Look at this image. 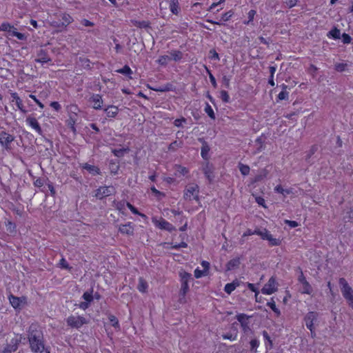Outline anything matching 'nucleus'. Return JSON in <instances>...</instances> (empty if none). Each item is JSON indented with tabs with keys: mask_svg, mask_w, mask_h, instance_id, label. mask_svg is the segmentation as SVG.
Masks as SVG:
<instances>
[{
	"mask_svg": "<svg viewBox=\"0 0 353 353\" xmlns=\"http://www.w3.org/2000/svg\"><path fill=\"white\" fill-rule=\"evenodd\" d=\"M30 347L33 353H42L44 350L43 334L37 325L32 324L28 331Z\"/></svg>",
	"mask_w": 353,
	"mask_h": 353,
	"instance_id": "1",
	"label": "nucleus"
},
{
	"mask_svg": "<svg viewBox=\"0 0 353 353\" xmlns=\"http://www.w3.org/2000/svg\"><path fill=\"white\" fill-rule=\"evenodd\" d=\"M339 283L341 286V293L345 299L348 303L350 307L353 310V290L349 285L348 283L344 278H340Z\"/></svg>",
	"mask_w": 353,
	"mask_h": 353,
	"instance_id": "2",
	"label": "nucleus"
},
{
	"mask_svg": "<svg viewBox=\"0 0 353 353\" xmlns=\"http://www.w3.org/2000/svg\"><path fill=\"white\" fill-rule=\"evenodd\" d=\"M199 187L196 184L191 185L187 186L184 190L183 199L186 201H192V197L198 201L199 200Z\"/></svg>",
	"mask_w": 353,
	"mask_h": 353,
	"instance_id": "3",
	"label": "nucleus"
},
{
	"mask_svg": "<svg viewBox=\"0 0 353 353\" xmlns=\"http://www.w3.org/2000/svg\"><path fill=\"white\" fill-rule=\"evenodd\" d=\"M179 275L181 283L180 295L184 297L189 290L188 282L192 279V274L186 272H181L179 273Z\"/></svg>",
	"mask_w": 353,
	"mask_h": 353,
	"instance_id": "4",
	"label": "nucleus"
},
{
	"mask_svg": "<svg viewBox=\"0 0 353 353\" xmlns=\"http://www.w3.org/2000/svg\"><path fill=\"white\" fill-rule=\"evenodd\" d=\"M68 325L73 328H80L83 325L86 324L88 322L86 319L81 316H70L66 320Z\"/></svg>",
	"mask_w": 353,
	"mask_h": 353,
	"instance_id": "5",
	"label": "nucleus"
},
{
	"mask_svg": "<svg viewBox=\"0 0 353 353\" xmlns=\"http://www.w3.org/2000/svg\"><path fill=\"white\" fill-rule=\"evenodd\" d=\"M252 317V316H248L243 313L237 314L236 315V319L239 322L241 327L245 333L250 331L251 330L250 327V319Z\"/></svg>",
	"mask_w": 353,
	"mask_h": 353,
	"instance_id": "6",
	"label": "nucleus"
},
{
	"mask_svg": "<svg viewBox=\"0 0 353 353\" xmlns=\"http://www.w3.org/2000/svg\"><path fill=\"white\" fill-rule=\"evenodd\" d=\"M14 140V136L7 133L5 131L0 132V144L6 150H8L11 149L10 144Z\"/></svg>",
	"mask_w": 353,
	"mask_h": 353,
	"instance_id": "7",
	"label": "nucleus"
},
{
	"mask_svg": "<svg viewBox=\"0 0 353 353\" xmlns=\"http://www.w3.org/2000/svg\"><path fill=\"white\" fill-rule=\"evenodd\" d=\"M277 290L276 281L274 277L272 276L268 283L261 289L263 294H272Z\"/></svg>",
	"mask_w": 353,
	"mask_h": 353,
	"instance_id": "8",
	"label": "nucleus"
},
{
	"mask_svg": "<svg viewBox=\"0 0 353 353\" xmlns=\"http://www.w3.org/2000/svg\"><path fill=\"white\" fill-rule=\"evenodd\" d=\"M113 190H114V188L112 186L100 187L96 190L94 196L97 199H102L104 197L111 195Z\"/></svg>",
	"mask_w": 353,
	"mask_h": 353,
	"instance_id": "9",
	"label": "nucleus"
},
{
	"mask_svg": "<svg viewBox=\"0 0 353 353\" xmlns=\"http://www.w3.org/2000/svg\"><path fill=\"white\" fill-rule=\"evenodd\" d=\"M318 314L315 312H309L304 317V321L305 322V325L307 329L310 330L311 332H313L314 328V322L316 321Z\"/></svg>",
	"mask_w": 353,
	"mask_h": 353,
	"instance_id": "10",
	"label": "nucleus"
},
{
	"mask_svg": "<svg viewBox=\"0 0 353 353\" xmlns=\"http://www.w3.org/2000/svg\"><path fill=\"white\" fill-rule=\"evenodd\" d=\"M51 61L49 57L48 52L46 50L40 49L37 52V59H35L36 62L46 63Z\"/></svg>",
	"mask_w": 353,
	"mask_h": 353,
	"instance_id": "11",
	"label": "nucleus"
},
{
	"mask_svg": "<svg viewBox=\"0 0 353 353\" xmlns=\"http://www.w3.org/2000/svg\"><path fill=\"white\" fill-rule=\"evenodd\" d=\"M20 341V339H12L10 343L6 345L2 353H12V352H15L18 348Z\"/></svg>",
	"mask_w": 353,
	"mask_h": 353,
	"instance_id": "12",
	"label": "nucleus"
},
{
	"mask_svg": "<svg viewBox=\"0 0 353 353\" xmlns=\"http://www.w3.org/2000/svg\"><path fill=\"white\" fill-rule=\"evenodd\" d=\"M90 101L93 103L92 107L95 110H99L101 108L103 99L100 94H93L90 98Z\"/></svg>",
	"mask_w": 353,
	"mask_h": 353,
	"instance_id": "13",
	"label": "nucleus"
},
{
	"mask_svg": "<svg viewBox=\"0 0 353 353\" xmlns=\"http://www.w3.org/2000/svg\"><path fill=\"white\" fill-rule=\"evenodd\" d=\"M27 123L34 129L39 134H42V129L34 117H28L26 119Z\"/></svg>",
	"mask_w": 353,
	"mask_h": 353,
	"instance_id": "14",
	"label": "nucleus"
},
{
	"mask_svg": "<svg viewBox=\"0 0 353 353\" xmlns=\"http://www.w3.org/2000/svg\"><path fill=\"white\" fill-rule=\"evenodd\" d=\"M119 230L121 233L127 235H133L134 234V227L132 223L130 222L124 225H121L119 226Z\"/></svg>",
	"mask_w": 353,
	"mask_h": 353,
	"instance_id": "15",
	"label": "nucleus"
},
{
	"mask_svg": "<svg viewBox=\"0 0 353 353\" xmlns=\"http://www.w3.org/2000/svg\"><path fill=\"white\" fill-rule=\"evenodd\" d=\"M11 97L12 98V101L16 102V105L17 108L21 110V112H22L23 114H26L27 110L24 109L22 100L18 96V94L17 92L11 93Z\"/></svg>",
	"mask_w": 353,
	"mask_h": 353,
	"instance_id": "16",
	"label": "nucleus"
},
{
	"mask_svg": "<svg viewBox=\"0 0 353 353\" xmlns=\"http://www.w3.org/2000/svg\"><path fill=\"white\" fill-rule=\"evenodd\" d=\"M157 226L159 228L167 230L168 232H172L173 230H175V228L172 225V224L165 219H161L159 221Z\"/></svg>",
	"mask_w": 353,
	"mask_h": 353,
	"instance_id": "17",
	"label": "nucleus"
},
{
	"mask_svg": "<svg viewBox=\"0 0 353 353\" xmlns=\"http://www.w3.org/2000/svg\"><path fill=\"white\" fill-rule=\"evenodd\" d=\"M240 263H241V262H240L239 258L232 259L227 263L226 270L230 271V270H234V269L239 268Z\"/></svg>",
	"mask_w": 353,
	"mask_h": 353,
	"instance_id": "18",
	"label": "nucleus"
},
{
	"mask_svg": "<svg viewBox=\"0 0 353 353\" xmlns=\"http://www.w3.org/2000/svg\"><path fill=\"white\" fill-rule=\"evenodd\" d=\"M105 112L108 117L114 118L119 113V108L115 105H108Z\"/></svg>",
	"mask_w": 353,
	"mask_h": 353,
	"instance_id": "19",
	"label": "nucleus"
},
{
	"mask_svg": "<svg viewBox=\"0 0 353 353\" xmlns=\"http://www.w3.org/2000/svg\"><path fill=\"white\" fill-rule=\"evenodd\" d=\"M170 10L173 14L177 15L179 13L180 8L178 0H170Z\"/></svg>",
	"mask_w": 353,
	"mask_h": 353,
	"instance_id": "20",
	"label": "nucleus"
},
{
	"mask_svg": "<svg viewBox=\"0 0 353 353\" xmlns=\"http://www.w3.org/2000/svg\"><path fill=\"white\" fill-rule=\"evenodd\" d=\"M262 334L265 339V345L266 350L272 349L273 347V343L268 332L266 330H263Z\"/></svg>",
	"mask_w": 353,
	"mask_h": 353,
	"instance_id": "21",
	"label": "nucleus"
},
{
	"mask_svg": "<svg viewBox=\"0 0 353 353\" xmlns=\"http://www.w3.org/2000/svg\"><path fill=\"white\" fill-rule=\"evenodd\" d=\"M174 170V174L176 176H185L188 173V170L185 167H183L180 165H176Z\"/></svg>",
	"mask_w": 353,
	"mask_h": 353,
	"instance_id": "22",
	"label": "nucleus"
},
{
	"mask_svg": "<svg viewBox=\"0 0 353 353\" xmlns=\"http://www.w3.org/2000/svg\"><path fill=\"white\" fill-rule=\"evenodd\" d=\"M8 299H9L10 304L14 309L20 308L21 303V301L20 300V298L11 294L9 296Z\"/></svg>",
	"mask_w": 353,
	"mask_h": 353,
	"instance_id": "23",
	"label": "nucleus"
},
{
	"mask_svg": "<svg viewBox=\"0 0 353 353\" xmlns=\"http://www.w3.org/2000/svg\"><path fill=\"white\" fill-rule=\"evenodd\" d=\"M83 168L88 171L93 175L99 174L100 173V170L98 167L92 165H90L88 163H85L83 165Z\"/></svg>",
	"mask_w": 353,
	"mask_h": 353,
	"instance_id": "24",
	"label": "nucleus"
},
{
	"mask_svg": "<svg viewBox=\"0 0 353 353\" xmlns=\"http://www.w3.org/2000/svg\"><path fill=\"white\" fill-rule=\"evenodd\" d=\"M327 37L329 38H333L334 39H339L341 37V32L337 28L334 27L327 34Z\"/></svg>",
	"mask_w": 353,
	"mask_h": 353,
	"instance_id": "25",
	"label": "nucleus"
},
{
	"mask_svg": "<svg viewBox=\"0 0 353 353\" xmlns=\"http://www.w3.org/2000/svg\"><path fill=\"white\" fill-rule=\"evenodd\" d=\"M132 24L136 26L137 28H144V29H146V28H150V22L148 21H136V20H134V21H132Z\"/></svg>",
	"mask_w": 353,
	"mask_h": 353,
	"instance_id": "26",
	"label": "nucleus"
},
{
	"mask_svg": "<svg viewBox=\"0 0 353 353\" xmlns=\"http://www.w3.org/2000/svg\"><path fill=\"white\" fill-rule=\"evenodd\" d=\"M150 88L156 92H164L172 90V85L171 83H167V84L164 85L163 86H160L158 88L150 87Z\"/></svg>",
	"mask_w": 353,
	"mask_h": 353,
	"instance_id": "27",
	"label": "nucleus"
},
{
	"mask_svg": "<svg viewBox=\"0 0 353 353\" xmlns=\"http://www.w3.org/2000/svg\"><path fill=\"white\" fill-rule=\"evenodd\" d=\"M282 87V91L278 94V99L279 100H286L288 99L289 97V92H287L286 89L288 88V86L285 84L281 85Z\"/></svg>",
	"mask_w": 353,
	"mask_h": 353,
	"instance_id": "28",
	"label": "nucleus"
},
{
	"mask_svg": "<svg viewBox=\"0 0 353 353\" xmlns=\"http://www.w3.org/2000/svg\"><path fill=\"white\" fill-rule=\"evenodd\" d=\"M209 151H210V147L208 146V143L205 141H204L203 143V145L201 147V154L203 159L206 160L208 159Z\"/></svg>",
	"mask_w": 353,
	"mask_h": 353,
	"instance_id": "29",
	"label": "nucleus"
},
{
	"mask_svg": "<svg viewBox=\"0 0 353 353\" xmlns=\"http://www.w3.org/2000/svg\"><path fill=\"white\" fill-rule=\"evenodd\" d=\"M259 346V341L256 339H253L250 341V351L251 353H256L257 348Z\"/></svg>",
	"mask_w": 353,
	"mask_h": 353,
	"instance_id": "30",
	"label": "nucleus"
},
{
	"mask_svg": "<svg viewBox=\"0 0 353 353\" xmlns=\"http://www.w3.org/2000/svg\"><path fill=\"white\" fill-rule=\"evenodd\" d=\"M62 21V26H65L67 27L69 24H70L73 19H72V17L68 14H63L61 15V20Z\"/></svg>",
	"mask_w": 353,
	"mask_h": 353,
	"instance_id": "31",
	"label": "nucleus"
},
{
	"mask_svg": "<svg viewBox=\"0 0 353 353\" xmlns=\"http://www.w3.org/2000/svg\"><path fill=\"white\" fill-rule=\"evenodd\" d=\"M266 237V240L269 241V244L271 246L280 245L281 243V241L279 239L274 238L271 234L269 233L268 236Z\"/></svg>",
	"mask_w": 353,
	"mask_h": 353,
	"instance_id": "32",
	"label": "nucleus"
},
{
	"mask_svg": "<svg viewBox=\"0 0 353 353\" xmlns=\"http://www.w3.org/2000/svg\"><path fill=\"white\" fill-rule=\"evenodd\" d=\"M170 60H174L175 61H180L183 57V54L179 50H174L170 52Z\"/></svg>",
	"mask_w": 353,
	"mask_h": 353,
	"instance_id": "33",
	"label": "nucleus"
},
{
	"mask_svg": "<svg viewBox=\"0 0 353 353\" xmlns=\"http://www.w3.org/2000/svg\"><path fill=\"white\" fill-rule=\"evenodd\" d=\"M128 151H129V149L128 148H119V149H114L112 150V152L116 157H122Z\"/></svg>",
	"mask_w": 353,
	"mask_h": 353,
	"instance_id": "34",
	"label": "nucleus"
},
{
	"mask_svg": "<svg viewBox=\"0 0 353 353\" xmlns=\"http://www.w3.org/2000/svg\"><path fill=\"white\" fill-rule=\"evenodd\" d=\"M237 330L235 329L233 332L226 333L222 335L224 339H228L230 341H234L237 337Z\"/></svg>",
	"mask_w": 353,
	"mask_h": 353,
	"instance_id": "35",
	"label": "nucleus"
},
{
	"mask_svg": "<svg viewBox=\"0 0 353 353\" xmlns=\"http://www.w3.org/2000/svg\"><path fill=\"white\" fill-rule=\"evenodd\" d=\"M204 111L209 116V117L210 119H214V120L216 119L215 114L214 112L213 109L208 103H206Z\"/></svg>",
	"mask_w": 353,
	"mask_h": 353,
	"instance_id": "36",
	"label": "nucleus"
},
{
	"mask_svg": "<svg viewBox=\"0 0 353 353\" xmlns=\"http://www.w3.org/2000/svg\"><path fill=\"white\" fill-rule=\"evenodd\" d=\"M137 288L141 292H145L146 291L147 288H148L147 283L142 278L139 279Z\"/></svg>",
	"mask_w": 353,
	"mask_h": 353,
	"instance_id": "37",
	"label": "nucleus"
},
{
	"mask_svg": "<svg viewBox=\"0 0 353 353\" xmlns=\"http://www.w3.org/2000/svg\"><path fill=\"white\" fill-rule=\"evenodd\" d=\"M302 293L303 294H311L312 292V288L311 285L307 281L302 284Z\"/></svg>",
	"mask_w": 353,
	"mask_h": 353,
	"instance_id": "38",
	"label": "nucleus"
},
{
	"mask_svg": "<svg viewBox=\"0 0 353 353\" xmlns=\"http://www.w3.org/2000/svg\"><path fill=\"white\" fill-rule=\"evenodd\" d=\"M239 170L241 172V173L244 175V176H247L250 173V167L247 165H244L241 163H239Z\"/></svg>",
	"mask_w": 353,
	"mask_h": 353,
	"instance_id": "39",
	"label": "nucleus"
},
{
	"mask_svg": "<svg viewBox=\"0 0 353 353\" xmlns=\"http://www.w3.org/2000/svg\"><path fill=\"white\" fill-rule=\"evenodd\" d=\"M117 72L128 76L132 74L131 68L128 65H125L122 68L117 70Z\"/></svg>",
	"mask_w": 353,
	"mask_h": 353,
	"instance_id": "40",
	"label": "nucleus"
},
{
	"mask_svg": "<svg viewBox=\"0 0 353 353\" xmlns=\"http://www.w3.org/2000/svg\"><path fill=\"white\" fill-rule=\"evenodd\" d=\"M267 305L269 306L274 312L276 314L277 316H280L281 312L280 310L276 307L275 301L273 299H271V301L267 303Z\"/></svg>",
	"mask_w": 353,
	"mask_h": 353,
	"instance_id": "41",
	"label": "nucleus"
},
{
	"mask_svg": "<svg viewBox=\"0 0 353 353\" xmlns=\"http://www.w3.org/2000/svg\"><path fill=\"white\" fill-rule=\"evenodd\" d=\"M82 298L89 303L92 301L94 296L92 295V290L90 292H85L82 296Z\"/></svg>",
	"mask_w": 353,
	"mask_h": 353,
	"instance_id": "42",
	"label": "nucleus"
},
{
	"mask_svg": "<svg viewBox=\"0 0 353 353\" xmlns=\"http://www.w3.org/2000/svg\"><path fill=\"white\" fill-rule=\"evenodd\" d=\"M220 98L221 99L222 101L224 103L230 102V96H229L228 92L225 90H221L220 92Z\"/></svg>",
	"mask_w": 353,
	"mask_h": 353,
	"instance_id": "43",
	"label": "nucleus"
},
{
	"mask_svg": "<svg viewBox=\"0 0 353 353\" xmlns=\"http://www.w3.org/2000/svg\"><path fill=\"white\" fill-rule=\"evenodd\" d=\"M79 61L81 63V66L83 67L85 69H90V61L87 58H79Z\"/></svg>",
	"mask_w": 353,
	"mask_h": 353,
	"instance_id": "44",
	"label": "nucleus"
},
{
	"mask_svg": "<svg viewBox=\"0 0 353 353\" xmlns=\"http://www.w3.org/2000/svg\"><path fill=\"white\" fill-rule=\"evenodd\" d=\"M126 206L130 210V211L134 214H139L141 216H145V215H144L143 214H141L140 213L138 210L134 206L132 205L129 202H127L126 203Z\"/></svg>",
	"mask_w": 353,
	"mask_h": 353,
	"instance_id": "45",
	"label": "nucleus"
},
{
	"mask_svg": "<svg viewBox=\"0 0 353 353\" xmlns=\"http://www.w3.org/2000/svg\"><path fill=\"white\" fill-rule=\"evenodd\" d=\"M170 60V57L168 55H163L159 57L157 62L162 65H165L167 64L168 61Z\"/></svg>",
	"mask_w": 353,
	"mask_h": 353,
	"instance_id": "46",
	"label": "nucleus"
},
{
	"mask_svg": "<svg viewBox=\"0 0 353 353\" xmlns=\"http://www.w3.org/2000/svg\"><path fill=\"white\" fill-rule=\"evenodd\" d=\"M62 21L61 20L53 21L51 22V26L54 28H59V31H61L63 29L66 28L65 26H62Z\"/></svg>",
	"mask_w": 353,
	"mask_h": 353,
	"instance_id": "47",
	"label": "nucleus"
},
{
	"mask_svg": "<svg viewBox=\"0 0 353 353\" xmlns=\"http://www.w3.org/2000/svg\"><path fill=\"white\" fill-rule=\"evenodd\" d=\"M234 290L235 288L234 284H232L231 283H227L224 288V291L228 294H230Z\"/></svg>",
	"mask_w": 353,
	"mask_h": 353,
	"instance_id": "48",
	"label": "nucleus"
},
{
	"mask_svg": "<svg viewBox=\"0 0 353 353\" xmlns=\"http://www.w3.org/2000/svg\"><path fill=\"white\" fill-rule=\"evenodd\" d=\"M204 174L210 182L212 181L214 176H212V172L208 167H206L204 169Z\"/></svg>",
	"mask_w": 353,
	"mask_h": 353,
	"instance_id": "49",
	"label": "nucleus"
},
{
	"mask_svg": "<svg viewBox=\"0 0 353 353\" xmlns=\"http://www.w3.org/2000/svg\"><path fill=\"white\" fill-rule=\"evenodd\" d=\"M347 66V63H339L335 65V70L338 72H343L345 70Z\"/></svg>",
	"mask_w": 353,
	"mask_h": 353,
	"instance_id": "50",
	"label": "nucleus"
},
{
	"mask_svg": "<svg viewBox=\"0 0 353 353\" xmlns=\"http://www.w3.org/2000/svg\"><path fill=\"white\" fill-rule=\"evenodd\" d=\"M11 28H12V26L10 25L9 23H3L0 26V31H6L9 32Z\"/></svg>",
	"mask_w": 353,
	"mask_h": 353,
	"instance_id": "51",
	"label": "nucleus"
},
{
	"mask_svg": "<svg viewBox=\"0 0 353 353\" xmlns=\"http://www.w3.org/2000/svg\"><path fill=\"white\" fill-rule=\"evenodd\" d=\"M108 319L112 323V325L114 327H119V324L117 319L114 315H110Z\"/></svg>",
	"mask_w": 353,
	"mask_h": 353,
	"instance_id": "52",
	"label": "nucleus"
},
{
	"mask_svg": "<svg viewBox=\"0 0 353 353\" xmlns=\"http://www.w3.org/2000/svg\"><path fill=\"white\" fill-rule=\"evenodd\" d=\"M151 191L155 194L157 197H158L159 199L165 196V194L163 192L159 191L154 186L151 188Z\"/></svg>",
	"mask_w": 353,
	"mask_h": 353,
	"instance_id": "53",
	"label": "nucleus"
},
{
	"mask_svg": "<svg viewBox=\"0 0 353 353\" xmlns=\"http://www.w3.org/2000/svg\"><path fill=\"white\" fill-rule=\"evenodd\" d=\"M247 285H248V288H249V290L255 292V299H256V301H257V296H259V292L257 290V288L252 283H248Z\"/></svg>",
	"mask_w": 353,
	"mask_h": 353,
	"instance_id": "54",
	"label": "nucleus"
},
{
	"mask_svg": "<svg viewBox=\"0 0 353 353\" xmlns=\"http://www.w3.org/2000/svg\"><path fill=\"white\" fill-rule=\"evenodd\" d=\"M207 272H205V271H204L203 270H199V268L196 269L194 270V276L196 278V279H199V278H201L205 275H207Z\"/></svg>",
	"mask_w": 353,
	"mask_h": 353,
	"instance_id": "55",
	"label": "nucleus"
},
{
	"mask_svg": "<svg viewBox=\"0 0 353 353\" xmlns=\"http://www.w3.org/2000/svg\"><path fill=\"white\" fill-rule=\"evenodd\" d=\"M341 37H342V41L344 44H348L352 41V38L348 34L343 33L341 35Z\"/></svg>",
	"mask_w": 353,
	"mask_h": 353,
	"instance_id": "56",
	"label": "nucleus"
},
{
	"mask_svg": "<svg viewBox=\"0 0 353 353\" xmlns=\"http://www.w3.org/2000/svg\"><path fill=\"white\" fill-rule=\"evenodd\" d=\"M59 265L61 267L65 270H70L71 267L69 266L68 263L66 261V260L64 258H62L59 261Z\"/></svg>",
	"mask_w": 353,
	"mask_h": 353,
	"instance_id": "57",
	"label": "nucleus"
},
{
	"mask_svg": "<svg viewBox=\"0 0 353 353\" xmlns=\"http://www.w3.org/2000/svg\"><path fill=\"white\" fill-rule=\"evenodd\" d=\"M115 208L119 210L122 211L125 208V203L123 201L114 202Z\"/></svg>",
	"mask_w": 353,
	"mask_h": 353,
	"instance_id": "58",
	"label": "nucleus"
},
{
	"mask_svg": "<svg viewBox=\"0 0 353 353\" xmlns=\"http://www.w3.org/2000/svg\"><path fill=\"white\" fill-rule=\"evenodd\" d=\"M208 72L209 74L210 81L212 85V86L216 88L217 87V83L215 79V77L212 74V73L208 70Z\"/></svg>",
	"mask_w": 353,
	"mask_h": 353,
	"instance_id": "59",
	"label": "nucleus"
},
{
	"mask_svg": "<svg viewBox=\"0 0 353 353\" xmlns=\"http://www.w3.org/2000/svg\"><path fill=\"white\" fill-rule=\"evenodd\" d=\"M230 78L227 77V76H223V78H222V82L224 84L225 87L226 88H229L230 86Z\"/></svg>",
	"mask_w": 353,
	"mask_h": 353,
	"instance_id": "60",
	"label": "nucleus"
},
{
	"mask_svg": "<svg viewBox=\"0 0 353 353\" xmlns=\"http://www.w3.org/2000/svg\"><path fill=\"white\" fill-rule=\"evenodd\" d=\"M186 119L184 117H182L181 119H177L174 121V124L176 127H181L182 126L183 123H185Z\"/></svg>",
	"mask_w": 353,
	"mask_h": 353,
	"instance_id": "61",
	"label": "nucleus"
},
{
	"mask_svg": "<svg viewBox=\"0 0 353 353\" xmlns=\"http://www.w3.org/2000/svg\"><path fill=\"white\" fill-rule=\"evenodd\" d=\"M232 14L233 13L231 11L227 12L222 15L221 19L224 21H227L230 19Z\"/></svg>",
	"mask_w": 353,
	"mask_h": 353,
	"instance_id": "62",
	"label": "nucleus"
},
{
	"mask_svg": "<svg viewBox=\"0 0 353 353\" xmlns=\"http://www.w3.org/2000/svg\"><path fill=\"white\" fill-rule=\"evenodd\" d=\"M210 54H211L210 59H214V60H219V54L216 52V51L214 49L210 50Z\"/></svg>",
	"mask_w": 353,
	"mask_h": 353,
	"instance_id": "63",
	"label": "nucleus"
},
{
	"mask_svg": "<svg viewBox=\"0 0 353 353\" xmlns=\"http://www.w3.org/2000/svg\"><path fill=\"white\" fill-rule=\"evenodd\" d=\"M255 142L259 144V147L258 148V150H261V148H263V142H264V138L261 136V137H258Z\"/></svg>",
	"mask_w": 353,
	"mask_h": 353,
	"instance_id": "64",
	"label": "nucleus"
}]
</instances>
